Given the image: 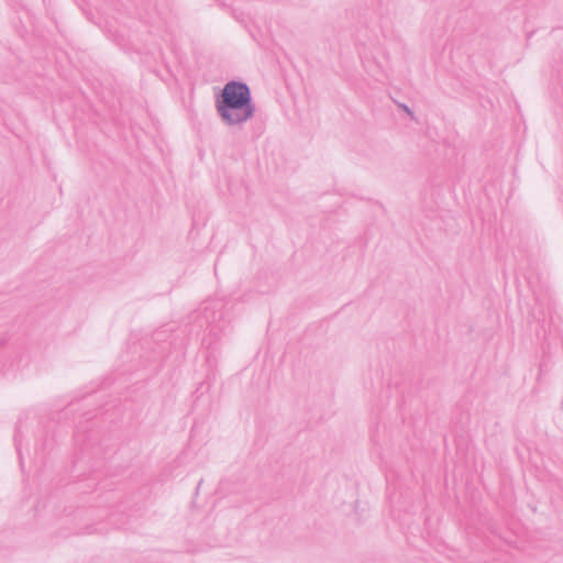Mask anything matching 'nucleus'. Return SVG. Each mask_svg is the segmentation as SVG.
Here are the masks:
<instances>
[{
	"mask_svg": "<svg viewBox=\"0 0 563 563\" xmlns=\"http://www.w3.org/2000/svg\"><path fill=\"white\" fill-rule=\"evenodd\" d=\"M218 111L228 123L246 121L253 114L250 89L239 82H229L222 91V101L218 104Z\"/></svg>",
	"mask_w": 563,
	"mask_h": 563,
	"instance_id": "nucleus-1",
	"label": "nucleus"
}]
</instances>
